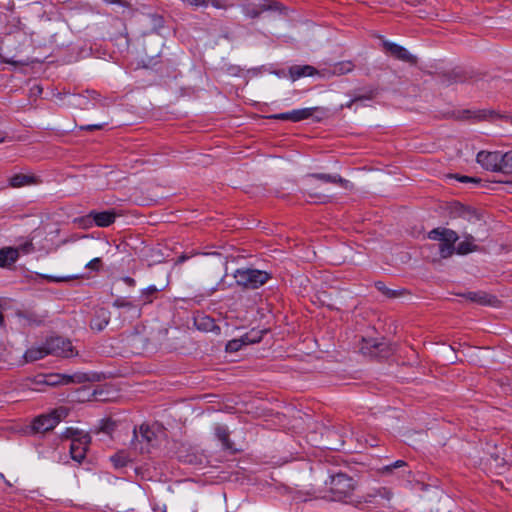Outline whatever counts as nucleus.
Returning <instances> with one entry per match:
<instances>
[{
  "label": "nucleus",
  "mask_w": 512,
  "mask_h": 512,
  "mask_svg": "<svg viewBox=\"0 0 512 512\" xmlns=\"http://www.w3.org/2000/svg\"><path fill=\"white\" fill-rule=\"evenodd\" d=\"M184 260H185V256H181L180 259H179L180 262H182Z\"/></svg>",
  "instance_id": "41"
},
{
  "label": "nucleus",
  "mask_w": 512,
  "mask_h": 512,
  "mask_svg": "<svg viewBox=\"0 0 512 512\" xmlns=\"http://www.w3.org/2000/svg\"><path fill=\"white\" fill-rule=\"evenodd\" d=\"M87 93H88L89 97L94 99V100L98 99V97H99V94L96 91H94V90L87 91Z\"/></svg>",
  "instance_id": "37"
},
{
  "label": "nucleus",
  "mask_w": 512,
  "mask_h": 512,
  "mask_svg": "<svg viewBox=\"0 0 512 512\" xmlns=\"http://www.w3.org/2000/svg\"><path fill=\"white\" fill-rule=\"evenodd\" d=\"M469 300L480 304H491V297L485 293L469 292L465 295Z\"/></svg>",
  "instance_id": "26"
},
{
  "label": "nucleus",
  "mask_w": 512,
  "mask_h": 512,
  "mask_svg": "<svg viewBox=\"0 0 512 512\" xmlns=\"http://www.w3.org/2000/svg\"><path fill=\"white\" fill-rule=\"evenodd\" d=\"M6 63H9V64H16V62L14 61H11V60H5Z\"/></svg>",
  "instance_id": "40"
},
{
  "label": "nucleus",
  "mask_w": 512,
  "mask_h": 512,
  "mask_svg": "<svg viewBox=\"0 0 512 512\" xmlns=\"http://www.w3.org/2000/svg\"><path fill=\"white\" fill-rule=\"evenodd\" d=\"M47 278L51 282H65V281L74 279V276H64V277L48 276Z\"/></svg>",
  "instance_id": "33"
},
{
  "label": "nucleus",
  "mask_w": 512,
  "mask_h": 512,
  "mask_svg": "<svg viewBox=\"0 0 512 512\" xmlns=\"http://www.w3.org/2000/svg\"><path fill=\"white\" fill-rule=\"evenodd\" d=\"M104 1L109 3V4H118V3H120V0H104Z\"/></svg>",
  "instance_id": "39"
},
{
  "label": "nucleus",
  "mask_w": 512,
  "mask_h": 512,
  "mask_svg": "<svg viewBox=\"0 0 512 512\" xmlns=\"http://www.w3.org/2000/svg\"><path fill=\"white\" fill-rule=\"evenodd\" d=\"M369 497H382V498H385L387 500H390L391 497H392V493L387 489V488H378V489H375L373 491V493H370L368 495Z\"/></svg>",
  "instance_id": "28"
},
{
  "label": "nucleus",
  "mask_w": 512,
  "mask_h": 512,
  "mask_svg": "<svg viewBox=\"0 0 512 512\" xmlns=\"http://www.w3.org/2000/svg\"><path fill=\"white\" fill-rule=\"evenodd\" d=\"M355 68V65L352 61L346 60L333 64L329 68L321 69V77L322 78H331L333 76H341L348 73H351Z\"/></svg>",
  "instance_id": "11"
},
{
  "label": "nucleus",
  "mask_w": 512,
  "mask_h": 512,
  "mask_svg": "<svg viewBox=\"0 0 512 512\" xmlns=\"http://www.w3.org/2000/svg\"><path fill=\"white\" fill-rule=\"evenodd\" d=\"M113 306L117 307V308H124L127 311H131L132 317H134V318H138L141 315V309L138 306L134 305L132 302L127 301L124 298L116 299L113 303Z\"/></svg>",
  "instance_id": "21"
},
{
  "label": "nucleus",
  "mask_w": 512,
  "mask_h": 512,
  "mask_svg": "<svg viewBox=\"0 0 512 512\" xmlns=\"http://www.w3.org/2000/svg\"><path fill=\"white\" fill-rule=\"evenodd\" d=\"M321 70H317L311 65H294L288 70L289 77L292 81H296L302 77L315 76L321 77Z\"/></svg>",
  "instance_id": "13"
},
{
  "label": "nucleus",
  "mask_w": 512,
  "mask_h": 512,
  "mask_svg": "<svg viewBox=\"0 0 512 512\" xmlns=\"http://www.w3.org/2000/svg\"><path fill=\"white\" fill-rule=\"evenodd\" d=\"M156 433L147 425H141L139 430H134L132 440L133 449L139 453H149L156 442Z\"/></svg>",
  "instance_id": "6"
},
{
  "label": "nucleus",
  "mask_w": 512,
  "mask_h": 512,
  "mask_svg": "<svg viewBox=\"0 0 512 512\" xmlns=\"http://www.w3.org/2000/svg\"><path fill=\"white\" fill-rule=\"evenodd\" d=\"M74 382V377L61 374H50L46 376L45 383L50 386L58 384H69Z\"/></svg>",
  "instance_id": "22"
},
{
  "label": "nucleus",
  "mask_w": 512,
  "mask_h": 512,
  "mask_svg": "<svg viewBox=\"0 0 512 512\" xmlns=\"http://www.w3.org/2000/svg\"><path fill=\"white\" fill-rule=\"evenodd\" d=\"M209 2H211L212 6L218 9L225 7L220 0H210Z\"/></svg>",
  "instance_id": "36"
},
{
  "label": "nucleus",
  "mask_w": 512,
  "mask_h": 512,
  "mask_svg": "<svg viewBox=\"0 0 512 512\" xmlns=\"http://www.w3.org/2000/svg\"><path fill=\"white\" fill-rule=\"evenodd\" d=\"M66 436L71 438L70 454L73 460L81 462L90 444V436L82 431L67 429Z\"/></svg>",
  "instance_id": "4"
},
{
  "label": "nucleus",
  "mask_w": 512,
  "mask_h": 512,
  "mask_svg": "<svg viewBox=\"0 0 512 512\" xmlns=\"http://www.w3.org/2000/svg\"><path fill=\"white\" fill-rule=\"evenodd\" d=\"M383 48L386 52L390 53L393 57L403 62L409 63L411 65H415L417 63V58L410 54V52L396 43L384 40L382 42Z\"/></svg>",
  "instance_id": "10"
},
{
  "label": "nucleus",
  "mask_w": 512,
  "mask_h": 512,
  "mask_svg": "<svg viewBox=\"0 0 512 512\" xmlns=\"http://www.w3.org/2000/svg\"><path fill=\"white\" fill-rule=\"evenodd\" d=\"M110 459L116 468L124 467L131 461L130 455L125 451L117 452Z\"/></svg>",
  "instance_id": "23"
},
{
  "label": "nucleus",
  "mask_w": 512,
  "mask_h": 512,
  "mask_svg": "<svg viewBox=\"0 0 512 512\" xmlns=\"http://www.w3.org/2000/svg\"><path fill=\"white\" fill-rule=\"evenodd\" d=\"M375 286L378 290L382 291L384 294H386L390 297L395 296V293L392 292L390 289H387L383 282H380V281L376 282Z\"/></svg>",
  "instance_id": "32"
},
{
  "label": "nucleus",
  "mask_w": 512,
  "mask_h": 512,
  "mask_svg": "<svg viewBox=\"0 0 512 512\" xmlns=\"http://www.w3.org/2000/svg\"><path fill=\"white\" fill-rule=\"evenodd\" d=\"M504 173L506 175L512 174V150H509L507 152H504Z\"/></svg>",
  "instance_id": "27"
},
{
  "label": "nucleus",
  "mask_w": 512,
  "mask_h": 512,
  "mask_svg": "<svg viewBox=\"0 0 512 512\" xmlns=\"http://www.w3.org/2000/svg\"><path fill=\"white\" fill-rule=\"evenodd\" d=\"M460 181L462 182H466V181H476L475 179L473 178H470V177H467V176H462L461 178H459Z\"/></svg>",
  "instance_id": "38"
},
{
  "label": "nucleus",
  "mask_w": 512,
  "mask_h": 512,
  "mask_svg": "<svg viewBox=\"0 0 512 512\" xmlns=\"http://www.w3.org/2000/svg\"><path fill=\"white\" fill-rule=\"evenodd\" d=\"M47 355H48V352L46 349V345L44 343L41 346L29 348L25 352L24 358L27 362H34V361L44 358Z\"/></svg>",
  "instance_id": "19"
},
{
  "label": "nucleus",
  "mask_w": 512,
  "mask_h": 512,
  "mask_svg": "<svg viewBox=\"0 0 512 512\" xmlns=\"http://www.w3.org/2000/svg\"><path fill=\"white\" fill-rule=\"evenodd\" d=\"M45 345L48 355L71 357L75 354L71 341L62 337H51L46 340Z\"/></svg>",
  "instance_id": "7"
},
{
  "label": "nucleus",
  "mask_w": 512,
  "mask_h": 512,
  "mask_svg": "<svg viewBox=\"0 0 512 512\" xmlns=\"http://www.w3.org/2000/svg\"><path fill=\"white\" fill-rule=\"evenodd\" d=\"M233 276L239 286L247 289H256L265 284L270 278L266 271L252 268L237 269Z\"/></svg>",
  "instance_id": "3"
},
{
  "label": "nucleus",
  "mask_w": 512,
  "mask_h": 512,
  "mask_svg": "<svg viewBox=\"0 0 512 512\" xmlns=\"http://www.w3.org/2000/svg\"><path fill=\"white\" fill-rule=\"evenodd\" d=\"M405 465H406V463L403 460H397L393 464L385 466L384 467V471L390 472L393 469L400 468V467H403Z\"/></svg>",
  "instance_id": "31"
},
{
  "label": "nucleus",
  "mask_w": 512,
  "mask_h": 512,
  "mask_svg": "<svg viewBox=\"0 0 512 512\" xmlns=\"http://www.w3.org/2000/svg\"><path fill=\"white\" fill-rule=\"evenodd\" d=\"M427 237L430 240L439 242V255L441 258H448L455 252V243L458 240V235L454 230L437 227L431 230Z\"/></svg>",
  "instance_id": "1"
},
{
  "label": "nucleus",
  "mask_w": 512,
  "mask_h": 512,
  "mask_svg": "<svg viewBox=\"0 0 512 512\" xmlns=\"http://www.w3.org/2000/svg\"><path fill=\"white\" fill-rule=\"evenodd\" d=\"M157 291L158 289L155 286H149L147 289H145L142 292L143 296H146L144 303H150L152 299L149 296L156 293Z\"/></svg>",
  "instance_id": "30"
},
{
  "label": "nucleus",
  "mask_w": 512,
  "mask_h": 512,
  "mask_svg": "<svg viewBox=\"0 0 512 512\" xmlns=\"http://www.w3.org/2000/svg\"><path fill=\"white\" fill-rule=\"evenodd\" d=\"M19 257L17 249L6 247L0 249V267H8L16 262Z\"/></svg>",
  "instance_id": "18"
},
{
  "label": "nucleus",
  "mask_w": 512,
  "mask_h": 512,
  "mask_svg": "<svg viewBox=\"0 0 512 512\" xmlns=\"http://www.w3.org/2000/svg\"><path fill=\"white\" fill-rule=\"evenodd\" d=\"M110 320V312L107 309L100 308L95 312V317L92 319L90 326L92 329L101 331Z\"/></svg>",
  "instance_id": "17"
},
{
  "label": "nucleus",
  "mask_w": 512,
  "mask_h": 512,
  "mask_svg": "<svg viewBox=\"0 0 512 512\" xmlns=\"http://www.w3.org/2000/svg\"><path fill=\"white\" fill-rule=\"evenodd\" d=\"M309 177L320 180L322 182H326V183H337V184L341 185L344 189H352L353 188V184L349 180L343 179L339 175L316 173V174L309 175Z\"/></svg>",
  "instance_id": "15"
},
{
  "label": "nucleus",
  "mask_w": 512,
  "mask_h": 512,
  "mask_svg": "<svg viewBox=\"0 0 512 512\" xmlns=\"http://www.w3.org/2000/svg\"><path fill=\"white\" fill-rule=\"evenodd\" d=\"M101 266H102V261L100 258H94L86 264L87 268L94 270V271H99Z\"/></svg>",
  "instance_id": "29"
},
{
  "label": "nucleus",
  "mask_w": 512,
  "mask_h": 512,
  "mask_svg": "<svg viewBox=\"0 0 512 512\" xmlns=\"http://www.w3.org/2000/svg\"><path fill=\"white\" fill-rule=\"evenodd\" d=\"M263 336V331L252 330L238 339H232L226 344V351L233 353L239 351L244 345L260 342Z\"/></svg>",
  "instance_id": "9"
},
{
  "label": "nucleus",
  "mask_w": 512,
  "mask_h": 512,
  "mask_svg": "<svg viewBox=\"0 0 512 512\" xmlns=\"http://www.w3.org/2000/svg\"><path fill=\"white\" fill-rule=\"evenodd\" d=\"M478 249V246L474 244V238L471 235L465 237L456 248L458 254L465 255L474 252Z\"/></svg>",
  "instance_id": "20"
},
{
  "label": "nucleus",
  "mask_w": 512,
  "mask_h": 512,
  "mask_svg": "<svg viewBox=\"0 0 512 512\" xmlns=\"http://www.w3.org/2000/svg\"><path fill=\"white\" fill-rule=\"evenodd\" d=\"M372 98V95H369V96H360V97H356L354 99H352L350 101V103L347 105L348 107H351L352 103L358 101V100H363V99H371Z\"/></svg>",
  "instance_id": "35"
},
{
  "label": "nucleus",
  "mask_w": 512,
  "mask_h": 512,
  "mask_svg": "<svg viewBox=\"0 0 512 512\" xmlns=\"http://www.w3.org/2000/svg\"><path fill=\"white\" fill-rule=\"evenodd\" d=\"M215 433H216L217 438L221 441V443L225 449H232V443L229 439V432H228L227 428L218 426L215 429Z\"/></svg>",
  "instance_id": "24"
},
{
  "label": "nucleus",
  "mask_w": 512,
  "mask_h": 512,
  "mask_svg": "<svg viewBox=\"0 0 512 512\" xmlns=\"http://www.w3.org/2000/svg\"><path fill=\"white\" fill-rule=\"evenodd\" d=\"M504 152L483 150L477 153L476 162L490 172L504 173Z\"/></svg>",
  "instance_id": "5"
},
{
  "label": "nucleus",
  "mask_w": 512,
  "mask_h": 512,
  "mask_svg": "<svg viewBox=\"0 0 512 512\" xmlns=\"http://www.w3.org/2000/svg\"><path fill=\"white\" fill-rule=\"evenodd\" d=\"M329 496L323 498L332 501H342L352 495L355 489L354 480L344 473H338L331 477L329 484Z\"/></svg>",
  "instance_id": "2"
},
{
  "label": "nucleus",
  "mask_w": 512,
  "mask_h": 512,
  "mask_svg": "<svg viewBox=\"0 0 512 512\" xmlns=\"http://www.w3.org/2000/svg\"><path fill=\"white\" fill-rule=\"evenodd\" d=\"M105 124L106 123L81 126V129L82 130H87V131H91V130H94V129H102L105 126Z\"/></svg>",
  "instance_id": "34"
},
{
  "label": "nucleus",
  "mask_w": 512,
  "mask_h": 512,
  "mask_svg": "<svg viewBox=\"0 0 512 512\" xmlns=\"http://www.w3.org/2000/svg\"><path fill=\"white\" fill-rule=\"evenodd\" d=\"M315 110L316 108L296 109L290 112L272 115L270 116V118L277 120H290L292 122H299L310 118Z\"/></svg>",
  "instance_id": "12"
},
{
  "label": "nucleus",
  "mask_w": 512,
  "mask_h": 512,
  "mask_svg": "<svg viewBox=\"0 0 512 512\" xmlns=\"http://www.w3.org/2000/svg\"><path fill=\"white\" fill-rule=\"evenodd\" d=\"M195 325L198 329L204 331H210L215 327L213 319L208 316L195 318Z\"/></svg>",
  "instance_id": "25"
},
{
  "label": "nucleus",
  "mask_w": 512,
  "mask_h": 512,
  "mask_svg": "<svg viewBox=\"0 0 512 512\" xmlns=\"http://www.w3.org/2000/svg\"><path fill=\"white\" fill-rule=\"evenodd\" d=\"M64 415L63 409H57L48 415H41L34 420L33 430L40 433L52 430Z\"/></svg>",
  "instance_id": "8"
},
{
  "label": "nucleus",
  "mask_w": 512,
  "mask_h": 512,
  "mask_svg": "<svg viewBox=\"0 0 512 512\" xmlns=\"http://www.w3.org/2000/svg\"><path fill=\"white\" fill-rule=\"evenodd\" d=\"M89 216L94 220L95 224L99 227H107L114 223L116 219V214L113 211H92Z\"/></svg>",
  "instance_id": "16"
},
{
  "label": "nucleus",
  "mask_w": 512,
  "mask_h": 512,
  "mask_svg": "<svg viewBox=\"0 0 512 512\" xmlns=\"http://www.w3.org/2000/svg\"><path fill=\"white\" fill-rule=\"evenodd\" d=\"M39 180L32 174H15L9 179V184L13 188H21L38 184Z\"/></svg>",
  "instance_id": "14"
}]
</instances>
